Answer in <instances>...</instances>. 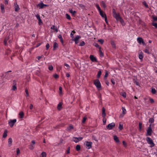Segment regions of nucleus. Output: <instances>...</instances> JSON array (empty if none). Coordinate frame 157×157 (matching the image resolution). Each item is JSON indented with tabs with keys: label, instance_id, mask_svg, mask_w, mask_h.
Wrapping results in <instances>:
<instances>
[{
	"label": "nucleus",
	"instance_id": "f257e3e1",
	"mask_svg": "<svg viewBox=\"0 0 157 157\" xmlns=\"http://www.w3.org/2000/svg\"><path fill=\"white\" fill-rule=\"evenodd\" d=\"M151 125L153 126L154 124H150L149 125V127L147 128V133L146 135V136H151V135L152 132Z\"/></svg>",
	"mask_w": 157,
	"mask_h": 157
},
{
	"label": "nucleus",
	"instance_id": "f03ea898",
	"mask_svg": "<svg viewBox=\"0 0 157 157\" xmlns=\"http://www.w3.org/2000/svg\"><path fill=\"white\" fill-rule=\"evenodd\" d=\"M146 140L148 144L150 145V147H152L155 145L152 140L149 137H147L146 138Z\"/></svg>",
	"mask_w": 157,
	"mask_h": 157
},
{
	"label": "nucleus",
	"instance_id": "7ed1b4c3",
	"mask_svg": "<svg viewBox=\"0 0 157 157\" xmlns=\"http://www.w3.org/2000/svg\"><path fill=\"white\" fill-rule=\"evenodd\" d=\"M94 84L97 88L99 89L101 88V84L98 79H96L94 81Z\"/></svg>",
	"mask_w": 157,
	"mask_h": 157
},
{
	"label": "nucleus",
	"instance_id": "20e7f679",
	"mask_svg": "<svg viewBox=\"0 0 157 157\" xmlns=\"http://www.w3.org/2000/svg\"><path fill=\"white\" fill-rule=\"evenodd\" d=\"M84 144L86 145L87 149H89L91 148L92 144L91 142L86 141Z\"/></svg>",
	"mask_w": 157,
	"mask_h": 157
},
{
	"label": "nucleus",
	"instance_id": "39448f33",
	"mask_svg": "<svg viewBox=\"0 0 157 157\" xmlns=\"http://www.w3.org/2000/svg\"><path fill=\"white\" fill-rule=\"evenodd\" d=\"M16 119H14L13 120H10L9 121V124L10 126L12 127L14 125V124L16 122Z\"/></svg>",
	"mask_w": 157,
	"mask_h": 157
},
{
	"label": "nucleus",
	"instance_id": "423d86ee",
	"mask_svg": "<svg viewBox=\"0 0 157 157\" xmlns=\"http://www.w3.org/2000/svg\"><path fill=\"white\" fill-rule=\"evenodd\" d=\"M83 139V137H74L73 138L72 141L74 142L77 143L79 141H81Z\"/></svg>",
	"mask_w": 157,
	"mask_h": 157
},
{
	"label": "nucleus",
	"instance_id": "0eeeda50",
	"mask_svg": "<svg viewBox=\"0 0 157 157\" xmlns=\"http://www.w3.org/2000/svg\"><path fill=\"white\" fill-rule=\"evenodd\" d=\"M90 60L93 62H98V61L95 57L93 55H90Z\"/></svg>",
	"mask_w": 157,
	"mask_h": 157
},
{
	"label": "nucleus",
	"instance_id": "6e6552de",
	"mask_svg": "<svg viewBox=\"0 0 157 157\" xmlns=\"http://www.w3.org/2000/svg\"><path fill=\"white\" fill-rule=\"evenodd\" d=\"M115 126V124L113 122L110 123L108 125L106 126V128L109 130L112 129Z\"/></svg>",
	"mask_w": 157,
	"mask_h": 157
},
{
	"label": "nucleus",
	"instance_id": "1a4fd4ad",
	"mask_svg": "<svg viewBox=\"0 0 157 157\" xmlns=\"http://www.w3.org/2000/svg\"><path fill=\"white\" fill-rule=\"evenodd\" d=\"M113 17L116 19L118 17H119V15H120L119 13H116L115 10L114 9L113 10Z\"/></svg>",
	"mask_w": 157,
	"mask_h": 157
},
{
	"label": "nucleus",
	"instance_id": "9d476101",
	"mask_svg": "<svg viewBox=\"0 0 157 157\" xmlns=\"http://www.w3.org/2000/svg\"><path fill=\"white\" fill-rule=\"evenodd\" d=\"M137 41L139 44H142L143 45H145V43L141 37H138L137 38Z\"/></svg>",
	"mask_w": 157,
	"mask_h": 157
},
{
	"label": "nucleus",
	"instance_id": "9b49d317",
	"mask_svg": "<svg viewBox=\"0 0 157 157\" xmlns=\"http://www.w3.org/2000/svg\"><path fill=\"white\" fill-rule=\"evenodd\" d=\"M48 6L44 4L43 2H41L39 3L37 5L38 7H39L40 9H43L44 6Z\"/></svg>",
	"mask_w": 157,
	"mask_h": 157
},
{
	"label": "nucleus",
	"instance_id": "f8f14e48",
	"mask_svg": "<svg viewBox=\"0 0 157 157\" xmlns=\"http://www.w3.org/2000/svg\"><path fill=\"white\" fill-rule=\"evenodd\" d=\"M81 36L78 35H77L74 39H73V40L75 41V44H77L78 43V40L79 39L81 38Z\"/></svg>",
	"mask_w": 157,
	"mask_h": 157
},
{
	"label": "nucleus",
	"instance_id": "ddd939ff",
	"mask_svg": "<svg viewBox=\"0 0 157 157\" xmlns=\"http://www.w3.org/2000/svg\"><path fill=\"white\" fill-rule=\"evenodd\" d=\"M144 57L143 52L141 51L139 53V58L142 61Z\"/></svg>",
	"mask_w": 157,
	"mask_h": 157
},
{
	"label": "nucleus",
	"instance_id": "4468645a",
	"mask_svg": "<svg viewBox=\"0 0 157 157\" xmlns=\"http://www.w3.org/2000/svg\"><path fill=\"white\" fill-rule=\"evenodd\" d=\"M13 140L11 138H9L8 140V145L9 147H10L12 145Z\"/></svg>",
	"mask_w": 157,
	"mask_h": 157
},
{
	"label": "nucleus",
	"instance_id": "2eb2a0df",
	"mask_svg": "<svg viewBox=\"0 0 157 157\" xmlns=\"http://www.w3.org/2000/svg\"><path fill=\"white\" fill-rule=\"evenodd\" d=\"M10 38L9 36H6L4 40V44L5 46L7 45V42Z\"/></svg>",
	"mask_w": 157,
	"mask_h": 157
},
{
	"label": "nucleus",
	"instance_id": "dca6fc26",
	"mask_svg": "<svg viewBox=\"0 0 157 157\" xmlns=\"http://www.w3.org/2000/svg\"><path fill=\"white\" fill-rule=\"evenodd\" d=\"M58 48V45L56 42H55L53 43V50H56Z\"/></svg>",
	"mask_w": 157,
	"mask_h": 157
},
{
	"label": "nucleus",
	"instance_id": "f3484780",
	"mask_svg": "<svg viewBox=\"0 0 157 157\" xmlns=\"http://www.w3.org/2000/svg\"><path fill=\"white\" fill-rule=\"evenodd\" d=\"M20 9V8L17 3H14V10L16 12H17Z\"/></svg>",
	"mask_w": 157,
	"mask_h": 157
},
{
	"label": "nucleus",
	"instance_id": "a211bd4d",
	"mask_svg": "<svg viewBox=\"0 0 157 157\" xmlns=\"http://www.w3.org/2000/svg\"><path fill=\"white\" fill-rule=\"evenodd\" d=\"M51 29L53 30H54L56 33H57L58 32V29L57 28V27L55 26V25H52L51 27Z\"/></svg>",
	"mask_w": 157,
	"mask_h": 157
},
{
	"label": "nucleus",
	"instance_id": "6ab92c4d",
	"mask_svg": "<svg viewBox=\"0 0 157 157\" xmlns=\"http://www.w3.org/2000/svg\"><path fill=\"white\" fill-rule=\"evenodd\" d=\"M69 12L72 14L73 16H74L75 15L76 12L75 10L73 11L72 9H69Z\"/></svg>",
	"mask_w": 157,
	"mask_h": 157
},
{
	"label": "nucleus",
	"instance_id": "aec40b11",
	"mask_svg": "<svg viewBox=\"0 0 157 157\" xmlns=\"http://www.w3.org/2000/svg\"><path fill=\"white\" fill-rule=\"evenodd\" d=\"M123 123L122 122H120L119 123L118 128L120 130H122L123 129Z\"/></svg>",
	"mask_w": 157,
	"mask_h": 157
},
{
	"label": "nucleus",
	"instance_id": "412c9836",
	"mask_svg": "<svg viewBox=\"0 0 157 157\" xmlns=\"http://www.w3.org/2000/svg\"><path fill=\"white\" fill-rule=\"evenodd\" d=\"M1 8L2 13H3L5 12V9L4 5L2 4H1Z\"/></svg>",
	"mask_w": 157,
	"mask_h": 157
},
{
	"label": "nucleus",
	"instance_id": "4be33fe9",
	"mask_svg": "<svg viewBox=\"0 0 157 157\" xmlns=\"http://www.w3.org/2000/svg\"><path fill=\"white\" fill-rule=\"evenodd\" d=\"M74 128V127L71 124L69 126L67 127V129H66V130L67 131H70L71 130L73 129Z\"/></svg>",
	"mask_w": 157,
	"mask_h": 157
},
{
	"label": "nucleus",
	"instance_id": "5701e85b",
	"mask_svg": "<svg viewBox=\"0 0 157 157\" xmlns=\"http://www.w3.org/2000/svg\"><path fill=\"white\" fill-rule=\"evenodd\" d=\"M99 14L102 18H105V17H107L106 14L102 11V12L99 13Z\"/></svg>",
	"mask_w": 157,
	"mask_h": 157
},
{
	"label": "nucleus",
	"instance_id": "b1692460",
	"mask_svg": "<svg viewBox=\"0 0 157 157\" xmlns=\"http://www.w3.org/2000/svg\"><path fill=\"white\" fill-rule=\"evenodd\" d=\"M59 94L60 96H61L63 95V93L62 92V89L61 86L59 87Z\"/></svg>",
	"mask_w": 157,
	"mask_h": 157
},
{
	"label": "nucleus",
	"instance_id": "393cba45",
	"mask_svg": "<svg viewBox=\"0 0 157 157\" xmlns=\"http://www.w3.org/2000/svg\"><path fill=\"white\" fill-rule=\"evenodd\" d=\"M113 139L116 143H118L119 142V140L117 137L116 135L113 136Z\"/></svg>",
	"mask_w": 157,
	"mask_h": 157
},
{
	"label": "nucleus",
	"instance_id": "a878e982",
	"mask_svg": "<svg viewBox=\"0 0 157 157\" xmlns=\"http://www.w3.org/2000/svg\"><path fill=\"white\" fill-rule=\"evenodd\" d=\"M105 109L103 107L102 109V116L103 117H105L106 115L105 113Z\"/></svg>",
	"mask_w": 157,
	"mask_h": 157
},
{
	"label": "nucleus",
	"instance_id": "bb28decb",
	"mask_svg": "<svg viewBox=\"0 0 157 157\" xmlns=\"http://www.w3.org/2000/svg\"><path fill=\"white\" fill-rule=\"evenodd\" d=\"M101 5L104 8L106 7V5L105 4V2L104 1H101Z\"/></svg>",
	"mask_w": 157,
	"mask_h": 157
},
{
	"label": "nucleus",
	"instance_id": "cd10ccee",
	"mask_svg": "<svg viewBox=\"0 0 157 157\" xmlns=\"http://www.w3.org/2000/svg\"><path fill=\"white\" fill-rule=\"evenodd\" d=\"M8 132L7 130H5L4 132L3 135V137L4 138H5L7 136V133Z\"/></svg>",
	"mask_w": 157,
	"mask_h": 157
},
{
	"label": "nucleus",
	"instance_id": "c85d7f7f",
	"mask_svg": "<svg viewBox=\"0 0 157 157\" xmlns=\"http://www.w3.org/2000/svg\"><path fill=\"white\" fill-rule=\"evenodd\" d=\"M99 54H100V56L101 57H103L104 56V54L102 52V51L101 50V48H100V49H99Z\"/></svg>",
	"mask_w": 157,
	"mask_h": 157
},
{
	"label": "nucleus",
	"instance_id": "c756f323",
	"mask_svg": "<svg viewBox=\"0 0 157 157\" xmlns=\"http://www.w3.org/2000/svg\"><path fill=\"white\" fill-rule=\"evenodd\" d=\"M111 45H112L113 48H115L116 44L114 41L111 40L110 42Z\"/></svg>",
	"mask_w": 157,
	"mask_h": 157
},
{
	"label": "nucleus",
	"instance_id": "7c9ffc66",
	"mask_svg": "<svg viewBox=\"0 0 157 157\" xmlns=\"http://www.w3.org/2000/svg\"><path fill=\"white\" fill-rule=\"evenodd\" d=\"M151 92L153 94H155L156 92V91L155 88H152L151 90Z\"/></svg>",
	"mask_w": 157,
	"mask_h": 157
},
{
	"label": "nucleus",
	"instance_id": "2f4dec72",
	"mask_svg": "<svg viewBox=\"0 0 157 157\" xmlns=\"http://www.w3.org/2000/svg\"><path fill=\"white\" fill-rule=\"evenodd\" d=\"M19 115L21 118H22L24 116V113L22 111L20 112L19 113Z\"/></svg>",
	"mask_w": 157,
	"mask_h": 157
},
{
	"label": "nucleus",
	"instance_id": "473e14b6",
	"mask_svg": "<svg viewBox=\"0 0 157 157\" xmlns=\"http://www.w3.org/2000/svg\"><path fill=\"white\" fill-rule=\"evenodd\" d=\"M119 21H120L121 24L123 26H124L125 25V24L122 18L121 19H120Z\"/></svg>",
	"mask_w": 157,
	"mask_h": 157
},
{
	"label": "nucleus",
	"instance_id": "72a5a7b5",
	"mask_svg": "<svg viewBox=\"0 0 157 157\" xmlns=\"http://www.w3.org/2000/svg\"><path fill=\"white\" fill-rule=\"evenodd\" d=\"M62 106V104L61 103H59L58 105L57 106V109L59 110H60L61 109V107Z\"/></svg>",
	"mask_w": 157,
	"mask_h": 157
},
{
	"label": "nucleus",
	"instance_id": "f704fd0d",
	"mask_svg": "<svg viewBox=\"0 0 157 157\" xmlns=\"http://www.w3.org/2000/svg\"><path fill=\"white\" fill-rule=\"evenodd\" d=\"M46 154L45 152L44 151L42 152L41 153V156L40 157H46Z\"/></svg>",
	"mask_w": 157,
	"mask_h": 157
},
{
	"label": "nucleus",
	"instance_id": "c9c22d12",
	"mask_svg": "<svg viewBox=\"0 0 157 157\" xmlns=\"http://www.w3.org/2000/svg\"><path fill=\"white\" fill-rule=\"evenodd\" d=\"M148 122L150 123L151 124L153 123L154 122V119L152 118H151L149 119Z\"/></svg>",
	"mask_w": 157,
	"mask_h": 157
},
{
	"label": "nucleus",
	"instance_id": "e433bc0d",
	"mask_svg": "<svg viewBox=\"0 0 157 157\" xmlns=\"http://www.w3.org/2000/svg\"><path fill=\"white\" fill-rule=\"evenodd\" d=\"M122 113L124 115L126 113V111L125 109V108L124 107H122Z\"/></svg>",
	"mask_w": 157,
	"mask_h": 157
},
{
	"label": "nucleus",
	"instance_id": "4c0bfd02",
	"mask_svg": "<svg viewBox=\"0 0 157 157\" xmlns=\"http://www.w3.org/2000/svg\"><path fill=\"white\" fill-rule=\"evenodd\" d=\"M65 16H66V17L67 19L69 20H71V16L68 14L66 13L65 15Z\"/></svg>",
	"mask_w": 157,
	"mask_h": 157
},
{
	"label": "nucleus",
	"instance_id": "58836bf2",
	"mask_svg": "<svg viewBox=\"0 0 157 157\" xmlns=\"http://www.w3.org/2000/svg\"><path fill=\"white\" fill-rule=\"evenodd\" d=\"M75 33V30H73L71 31L70 34V36L71 38L73 37L74 34Z\"/></svg>",
	"mask_w": 157,
	"mask_h": 157
},
{
	"label": "nucleus",
	"instance_id": "ea45409f",
	"mask_svg": "<svg viewBox=\"0 0 157 157\" xmlns=\"http://www.w3.org/2000/svg\"><path fill=\"white\" fill-rule=\"evenodd\" d=\"M101 71L99 70L97 74V78H99L101 75Z\"/></svg>",
	"mask_w": 157,
	"mask_h": 157
},
{
	"label": "nucleus",
	"instance_id": "a19ab883",
	"mask_svg": "<svg viewBox=\"0 0 157 157\" xmlns=\"http://www.w3.org/2000/svg\"><path fill=\"white\" fill-rule=\"evenodd\" d=\"M76 149L77 151H78L80 149V146L79 145H77L76 147Z\"/></svg>",
	"mask_w": 157,
	"mask_h": 157
},
{
	"label": "nucleus",
	"instance_id": "79ce46f5",
	"mask_svg": "<svg viewBox=\"0 0 157 157\" xmlns=\"http://www.w3.org/2000/svg\"><path fill=\"white\" fill-rule=\"evenodd\" d=\"M144 52L145 53H147V54H150V52L149 51V49H148L146 48V49H144Z\"/></svg>",
	"mask_w": 157,
	"mask_h": 157
},
{
	"label": "nucleus",
	"instance_id": "37998d69",
	"mask_svg": "<svg viewBox=\"0 0 157 157\" xmlns=\"http://www.w3.org/2000/svg\"><path fill=\"white\" fill-rule=\"evenodd\" d=\"M94 45L96 47L98 48H99V49H100V48H101L100 46L97 43H94Z\"/></svg>",
	"mask_w": 157,
	"mask_h": 157
},
{
	"label": "nucleus",
	"instance_id": "c03bdc74",
	"mask_svg": "<svg viewBox=\"0 0 157 157\" xmlns=\"http://www.w3.org/2000/svg\"><path fill=\"white\" fill-rule=\"evenodd\" d=\"M121 95L124 98L126 97V94L125 92H123L121 93Z\"/></svg>",
	"mask_w": 157,
	"mask_h": 157
},
{
	"label": "nucleus",
	"instance_id": "a18cd8bd",
	"mask_svg": "<svg viewBox=\"0 0 157 157\" xmlns=\"http://www.w3.org/2000/svg\"><path fill=\"white\" fill-rule=\"evenodd\" d=\"M142 123L141 122H140L139 123V130H141L142 129Z\"/></svg>",
	"mask_w": 157,
	"mask_h": 157
},
{
	"label": "nucleus",
	"instance_id": "49530a36",
	"mask_svg": "<svg viewBox=\"0 0 157 157\" xmlns=\"http://www.w3.org/2000/svg\"><path fill=\"white\" fill-rule=\"evenodd\" d=\"M143 4L145 6V7L147 8H148V6L145 1L143 2Z\"/></svg>",
	"mask_w": 157,
	"mask_h": 157
},
{
	"label": "nucleus",
	"instance_id": "de8ad7c7",
	"mask_svg": "<svg viewBox=\"0 0 157 157\" xmlns=\"http://www.w3.org/2000/svg\"><path fill=\"white\" fill-rule=\"evenodd\" d=\"M98 41L100 42V43L101 44H103V43H104V40H103V39H100L99 40H98Z\"/></svg>",
	"mask_w": 157,
	"mask_h": 157
},
{
	"label": "nucleus",
	"instance_id": "09e8293b",
	"mask_svg": "<svg viewBox=\"0 0 157 157\" xmlns=\"http://www.w3.org/2000/svg\"><path fill=\"white\" fill-rule=\"evenodd\" d=\"M48 69L49 70L52 71L53 69V67L52 65H49L48 66Z\"/></svg>",
	"mask_w": 157,
	"mask_h": 157
},
{
	"label": "nucleus",
	"instance_id": "8fccbe9b",
	"mask_svg": "<svg viewBox=\"0 0 157 157\" xmlns=\"http://www.w3.org/2000/svg\"><path fill=\"white\" fill-rule=\"evenodd\" d=\"M149 102L151 104H153L154 102V101L153 99L151 98H149Z\"/></svg>",
	"mask_w": 157,
	"mask_h": 157
},
{
	"label": "nucleus",
	"instance_id": "3c124183",
	"mask_svg": "<svg viewBox=\"0 0 157 157\" xmlns=\"http://www.w3.org/2000/svg\"><path fill=\"white\" fill-rule=\"evenodd\" d=\"M86 119H87V117H84L83 118V120H82V123H84L86 121Z\"/></svg>",
	"mask_w": 157,
	"mask_h": 157
},
{
	"label": "nucleus",
	"instance_id": "603ef678",
	"mask_svg": "<svg viewBox=\"0 0 157 157\" xmlns=\"http://www.w3.org/2000/svg\"><path fill=\"white\" fill-rule=\"evenodd\" d=\"M152 25L155 28H157V24L156 23L153 22L152 23Z\"/></svg>",
	"mask_w": 157,
	"mask_h": 157
},
{
	"label": "nucleus",
	"instance_id": "864d4df0",
	"mask_svg": "<svg viewBox=\"0 0 157 157\" xmlns=\"http://www.w3.org/2000/svg\"><path fill=\"white\" fill-rule=\"evenodd\" d=\"M46 49L47 50H48V49H49V48L50 47V45H49V44L48 43H47L46 44Z\"/></svg>",
	"mask_w": 157,
	"mask_h": 157
},
{
	"label": "nucleus",
	"instance_id": "5fc2aeb1",
	"mask_svg": "<svg viewBox=\"0 0 157 157\" xmlns=\"http://www.w3.org/2000/svg\"><path fill=\"white\" fill-rule=\"evenodd\" d=\"M35 16L38 20H39V19H40V16L39 14H37L35 15Z\"/></svg>",
	"mask_w": 157,
	"mask_h": 157
},
{
	"label": "nucleus",
	"instance_id": "6e6d98bb",
	"mask_svg": "<svg viewBox=\"0 0 157 157\" xmlns=\"http://www.w3.org/2000/svg\"><path fill=\"white\" fill-rule=\"evenodd\" d=\"M20 153V150L18 148H17L16 151V153L17 155H18Z\"/></svg>",
	"mask_w": 157,
	"mask_h": 157
},
{
	"label": "nucleus",
	"instance_id": "4d7b16f0",
	"mask_svg": "<svg viewBox=\"0 0 157 157\" xmlns=\"http://www.w3.org/2000/svg\"><path fill=\"white\" fill-rule=\"evenodd\" d=\"M152 19L154 21H157V17L156 16H153Z\"/></svg>",
	"mask_w": 157,
	"mask_h": 157
},
{
	"label": "nucleus",
	"instance_id": "13d9d810",
	"mask_svg": "<svg viewBox=\"0 0 157 157\" xmlns=\"http://www.w3.org/2000/svg\"><path fill=\"white\" fill-rule=\"evenodd\" d=\"M25 92L26 94V97L28 96H29V92H28V90L27 89H25Z\"/></svg>",
	"mask_w": 157,
	"mask_h": 157
},
{
	"label": "nucleus",
	"instance_id": "bf43d9fd",
	"mask_svg": "<svg viewBox=\"0 0 157 157\" xmlns=\"http://www.w3.org/2000/svg\"><path fill=\"white\" fill-rule=\"evenodd\" d=\"M38 24H39V25H41L43 23L42 22V20L41 19H39V20H38Z\"/></svg>",
	"mask_w": 157,
	"mask_h": 157
},
{
	"label": "nucleus",
	"instance_id": "052dcab7",
	"mask_svg": "<svg viewBox=\"0 0 157 157\" xmlns=\"http://www.w3.org/2000/svg\"><path fill=\"white\" fill-rule=\"evenodd\" d=\"M108 73L107 71H106L104 76V78H106L108 77Z\"/></svg>",
	"mask_w": 157,
	"mask_h": 157
},
{
	"label": "nucleus",
	"instance_id": "680f3d73",
	"mask_svg": "<svg viewBox=\"0 0 157 157\" xmlns=\"http://www.w3.org/2000/svg\"><path fill=\"white\" fill-rule=\"evenodd\" d=\"M111 82L112 83L113 85H114L115 84V81L114 79H113V78L111 79Z\"/></svg>",
	"mask_w": 157,
	"mask_h": 157
},
{
	"label": "nucleus",
	"instance_id": "e2e57ef3",
	"mask_svg": "<svg viewBox=\"0 0 157 157\" xmlns=\"http://www.w3.org/2000/svg\"><path fill=\"white\" fill-rule=\"evenodd\" d=\"M17 89V87L15 85H13V86L12 90H15Z\"/></svg>",
	"mask_w": 157,
	"mask_h": 157
},
{
	"label": "nucleus",
	"instance_id": "0e129e2a",
	"mask_svg": "<svg viewBox=\"0 0 157 157\" xmlns=\"http://www.w3.org/2000/svg\"><path fill=\"white\" fill-rule=\"evenodd\" d=\"M53 76L56 78H57L59 77V75L56 74H55L54 75H53Z\"/></svg>",
	"mask_w": 157,
	"mask_h": 157
},
{
	"label": "nucleus",
	"instance_id": "69168bd1",
	"mask_svg": "<svg viewBox=\"0 0 157 157\" xmlns=\"http://www.w3.org/2000/svg\"><path fill=\"white\" fill-rule=\"evenodd\" d=\"M78 5L81 8H82L83 7H84V6L82 4H78Z\"/></svg>",
	"mask_w": 157,
	"mask_h": 157
},
{
	"label": "nucleus",
	"instance_id": "338daca9",
	"mask_svg": "<svg viewBox=\"0 0 157 157\" xmlns=\"http://www.w3.org/2000/svg\"><path fill=\"white\" fill-rule=\"evenodd\" d=\"M85 44V43L84 41H82V42L80 44V46H83Z\"/></svg>",
	"mask_w": 157,
	"mask_h": 157
},
{
	"label": "nucleus",
	"instance_id": "774afa93",
	"mask_svg": "<svg viewBox=\"0 0 157 157\" xmlns=\"http://www.w3.org/2000/svg\"><path fill=\"white\" fill-rule=\"evenodd\" d=\"M64 66L67 67V69H68L70 68L69 65L67 63H65Z\"/></svg>",
	"mask_w": 157,
	"mask_h": 157
}]
</instances>
